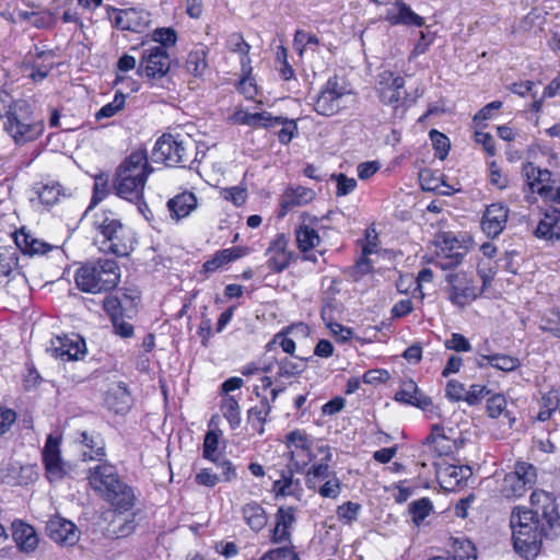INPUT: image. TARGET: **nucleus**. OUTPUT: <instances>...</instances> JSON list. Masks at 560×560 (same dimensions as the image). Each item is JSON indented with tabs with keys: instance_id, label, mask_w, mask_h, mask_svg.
I'll return each instance as SVG.
<instances>
[{
	"instance_id": "2f4dec72",
	"label": "nucleus",
	"mask_w": 560,
	"mask_h": 560,
	"mask_svg": "<svg viewBox=\"0 0 560 560\" xmlns=\"http://www.w3.org/2000/svg\"><path fill=\"white\" fill-rule=\"evenodd\" d=\"M79 442L89 448L82 454L83 460H102L106 456L105 443L98 433L82 431L79 434Z\"/></svg>"
},
{
	"instance_id": "0e129e2a",
	"label": "nucleus",
	"mask_w": 560,
	"mask_h": 560,
	"mask_svg": "<svg viewBox=\"0 0 560 560\" xmlns=\"http://www.w3.org/2000/svg\"><path fill=\"white\" fill-rule=\"evenodd\" d=\"M282 116H273L269 112L254 113V128H272L280 125Z\"/></svg>"
},
{
	"instance_id": "c85d7f7f",
	"label": "nucleus",
	"mask_w": 560,
	"mask_h": 560,
	"mask_svg": "<svg viewBox=\"0 0 560 560\" xmlns=\"http://www.w3.org/2000/svg\"><path fill=\"white\" fill-rule=\"evenodd\" d=\"M119 514L130 511L135 506L136 495L133 489L125 483L117 485L104 498Z\"/></svg>"
},
{
	"instance_id": "6e6d98bb",
	"label": "nucleus",
	"mask_w": 560,
	"mask_h": 560,
	"mask_svg": "<svg viewBox=\"0 0 560 560\" xmlns=\"http://www.w3.org/2000/svg\"><path fill=\"white\" fill-rule=\"evenodd\" d=\"M152 40L159 43L154 47H164L167 50L168 47L175 46L177 42V34L172 27H159L152 33Z\"/></svg>"
},
{
	"instance_id": "58836bf2",
	"label": "nucleus",
	"mask_w": 560,
	"mask_h": 560,
	"mask_svg": "<svg viewBox=\"0 0 560 560\" xmlns=\"http://www.w3.org/2000/svg\"><path fill=\"white\" fill-rule=\"evenodd\" d=\"M19 250L15 246H0V278L10 277L19 267Z\"/></svg>"
},
{
	"instance_id": "e2e57ef3",
	"label": "nucleus",
	"mask_w": 560,
	"mask_h": 560,
	"mask_svg": "<svg viewBox=\"0 0 560 560\" xmlns=\"http://www.w3.org/2000/svg\"><path fill=\"white\" fill-rule=\"evenodd\" d=\"M330 179L337 183V191L336 195L338 197L347 196L352 192L357 187V180L354 178H350L345 174H331Z\"/></svg>"
},
{
	"instance_id": "864d4df0",
	"label": "nucleus",
	"mask_w": 560,
	"mask_h": 560,
	"mask_svg": "<svg viewBox=\"0 0 560 560\" xmlns=\"http://www.w3.org/2000/svg\"><path fill=\"white\" fill-rule=\"evenodd\" d=\"M432 510V502L428 498L416 500L409 504V513L416 525H420L423 520L430 515Z\"/></svg>"
},
{
	"instance_id": "bf43d9fd",
	"label": "nucleus",
	"mask_w": 560,
	"mask_h": 560,
	"mask_svg": "<svg viewBox=\"0 0 560 560\" xmlns=\"http://www.w3.org/2000/svg\"><path fill=\"white\" fill-rule=\"evenodd\" d=\"M280 125H282V128L278 132V139L281 144L287 145L299 135L298 125L294 119H289L287 117H282Z\"/></svg>"
},
{
	"instance_id": "603ef678",
	"label": "nucleus",
	"mask_w": 560,
	"mask_h": 560,
	"mask_svg": "<svg viewBox=\"0 0 560 560\" xmlns=\"http://www.w3.org/2000/svg\"><path fill=\"white\" fill-rule=\"evenodd\" d=\"M310 490L317 492L323 498L337 499L341 492V481L337 476L319 482L316 488H308Z\"/></svg>"
},
{
	"instance_id": "aec40b11",
	"label": "nucleus",
	"mask_w": 560,
	"mask_h": 560,
	"mask_svg": "<svg viewBox=\"0 0 560 560\" xmlns=\"http://www.w3.org/2000/svg\"><path fill=\"white\" fill-rule=\"evenodd\" d=\"M136 244V236L133 231L126 226L121 232L113 233L102 242L103 250L113 253L116 256L125 257L133 250Z\"/></svg>"
},
{
	"instance_id": "473e14b6",
	"label": "nucleus",
	"mask_w": 560,
	"mask_h": 560,
	"mask_svg": "<svg viewBox=\"0 0 560 560\" xmlns=\"http://www.w3.org/2000/svg\"><path fill=\"white\" fill-rule=\"evenodd\" d=\"M246 254V250L243 247H231L226 249H221L214 254L211 259H208L203 264V269L206 272H214L219 268L234 261Z\"/></svg>"
},
{
	"instance_id": "a18cd8bd",
	"label": "nucleus",
	"mask_w": 560,
	"mask_h": 560,
	"mask_svg": "<svg viewBox=\"0 0 560 560\" xmlns=\"http://www.w3.org/2000/svg\"><path fill=\"white\" fill-rule=\"evenodd\" d=\"M207 50L205 47L196 48L188 54L186 69L195 77H200L208 67Z\"/></svg>"
},
{
	"instance_id": "bb28decb",
	"label": "nucleus",
	"mask_w": 560,
	"mask_h": 560,
	"mask_svg": "<svg viewBox=\"0 0 560 560\" xmlns=\"http://www.w3.org/2000/svg\"><path fill=\"white\" fill-rule=\"evenodd\" d=\"M394 399L398 402L411 405L423 410L432 405L431 398L423 395L412 380L402 382Z\"/></svg>"
},
{
	"instance_id": "6ab92c4d",
	"label": "nucleus",
	"mask_w": 560,
	"mask_h": 560,
	"mask_svg": "<svg viewBox=\"0 0 560 560\" xmlns=\"http://www.w3.org/2000/svg\"><path fill=\"white\" fill-rule=\"evenodd\" d=\"M47 534L56 542L73 546L79 540L77 526L65 518L55 517L47 522Z\"/></svg>"
},
{
	"instance_id": "3c124183",
	"label": "nucleus",
	"mask_w": 560,
	"mask_h": 560,
	"mask_svg": "<svg viewBox=\"0 0 560 560\" xmlns=\"http://www.w3.org/2000/svg\"><path fill=\"white\" fill-rule=\"evenodd\" d=\"M220 436L221 431L210 430L206 433L202 450L203 458L212 463H218L219 457H221L220 455L217 454Z\"/></svg>"
},
{
	"instance_id": "c9c22d12",
	"label": "nucleus",
	"mask_w": 560,
	"mask_h": 560,
	"mask_svg": "<svg viewBox=\"0 0 560 560\" xmlns=\"http://www.w3.org/2000/svg\"><path fill=\"white\" fill-rule=\"evenodd\" d=\"M523 172L533 191H536L538 187L552 186L555 183L549 170L537 167L533 163L526 164Z\"/></svg>"
},
{
	"instance_id": "e433bc0d",
	"label": "nucleus",
	"mask_w": 560,
	"mask_h": 560,
	"mask_svg": "<svg viewBox=\"0 0 560 560\" xmlns=\"http://www.w3.org/2000/svg\"><path fill=\"white\" fill-rule=\"evenodd\" d=\"M243 518L246 524L254 530H261L267 524V514L264 508L257 502H249L242 509Z\"/></svg>"
},
{
	"instance_id": "7ed1b4c3",
	"label": "nucleus",
	"mask_w": 560,
	"mask_h": 560,
	"mask_svg": "<svg viewBox=\"0 0 560 560\" xmlns=\"http://www.w3.org/2000/svg\"><path fill=\"white\" fill-rule=\"evenodd\" d=\"M197 145L190 137L165 133L161 136L152 150L154 162L164 163L167 166H180L192 168L196 161Z\"/></svg>"
},
{
	"instance_id": "774afa93",
	"label": "nucleus",
	"mask_w": 560,
	"mask_h": 560,
	"mask_svg": "<svg viewBox=\"0 0 560 560\" xmlns=\"http://www.w3.org/2000/svg\"><path fill=\"white\" fill-rule=\"evenodd\" d=\"M506 408V400L503 395L495 394L487 400V411L489 417L498 418Z\"/></svg>"
},
{
	"instance_id": "9b49d317",
	"label": "nucleus",
	"mask_w": 560,
	"mask_h": 560,
	"mask_svg": "<svg viewBox=\"0 0 560 560\" xmlns=\"http://www.w3.org/2000/svg\"><path fill=\"white\" fill-rule=\"evenodd\" d=\"M14 242L20 252L30 256H43L51 253L58 260H63L66 256L62 245L47 243L25 231V229H21L14 234Z\"/></svg>"
},
{
	"instance_id": "423d86ee",
	"label": "nucleus",
	"mask_w": 560,
	"mask_h": 560,
	"mask_svg": "<svg viewBox=\"0 0 560 560\" xmlns=\"http://www.w3.org/2000/svg\"><path fill=\"white\" fill-rule=\"evenodd\" d=\"M448 300L456 306L464 307L475 301L481 293L474 278L464 271L446 275Z\"/></svg>"
},
{
	"instance_id": "9d476101",
	"label": "nucleus",
	"mask_w": 560,
	"mask_h": 560,
	"mask_svg": "<svg viewBox=\"0 0 560 560\" xmlns=\"http://www.w3.org/2000/svg\"><path fill=\"white\" fill-rule=\"evenodd\" d=\"M171 69V57L164 47H148L142 50L140 66L138 72L148 78L155 80L164 78Z\"/></svg>"
},
{
	"instance_id": "b1692460",
	"label": "nucleus",
	"mask_w": 560,
	"mask_h": 560,
	"mask_svg": "<svg viewBox=\"0 0 560 560\" xmlns=\"http://www.w3.org/2000/svg\"><path fill=\"white\" fill-rule=\"evenodd\" d=\"M386 21L393 25H406L421 27L424 25V19L418 15L404 1L397 0L386 11Z\"/></svg>"
},
{
	"instance_id": "69168bd1",
	"label": "nucleus",
	"mask_w": 560,
	"mask_h": 560,
	"mask_svg": "<svg viewBox=\"0 0 560 560\" xmlns=\"http://www.w3.org/2000/svg\"><path fill=\"white\" fill-rule=\"evenodd\" d=\"M361 510V505L359 503L348 501L337 509V515L339 520L346 521L347 523H352L358 518V514Z\"/></svg>"
},
{
	"instance_id": "8fccbe9b",
	"label": "nucleus",
	"mask_w": 560,
	"mask_h": 560,
	"mask_svg": "<svg viewBox=\"0 0 560 560\" xmlns=\"http://www.w3.org/2000/svg\"><path fill=\"white\" fill-rule=\"evenodd\" d=\"M221 411L224 418L230 423L231 428L235 429L241 423L240 405L234 396H225L221 402Z\"/></svg>"
},
{
	"instance_id": "dca6fc26",
	"label": "nucleus",
	"mask_w": 560,
	"mask_h": 560,
	"mask_svg": "<svg viewBox=\"0 0 560 560\" xmlns=\"http://www.w3.org/2000/svg\"><path fill=\"white\" fill-rule=\"evenodd\" d=\"M295 522L296 509L293 506H280L275 514V526L271 529L270 540L277 545L291 542Z\"/></svg>"
},
{
	"instance_id": "09e8293b",
	"label": "nucleus",
	"mask_w": 560,
	"mask_h": 560,
	"mask_svg": "<svg viewBox=\"0 0 560 560\" xmlns=\"http://www.w3.org/2000/svg\"><path fill=\"white\" fill-rule=\"evenodd\" d=\"M454 560H476V548L474 544L466 538H454L452 544Z\"/></svg>"
},
{
	"instance_id": "f03ea898",
	"label": "nucleus",
	"mask_w": 560,
	"mask_h": 560,
	"mask_svg": "<svg viewBox=\"0 0 560 560\" xmlns=\"http://www.w3.org/2000/svg\"><path fill=\"white\" fill-rule=\"evenodd\" d=\"M119 279V267L112 259H100L96 262L86 264L80 267L74 276L77 287L92 294L115 289Z\"/></svg>"
},
{
	"instance_id": "a878e982",
	"label": "nucleus",
	"mask_w": 560,
	"mask_h": 560,
	"mask_svg": "<svg viewBox=\"0 0 560 560\" xmlns=\"http://www.w3.org/2000/svg\"><path fill=\"white\" fill-rule=\"evenodd\" d=\"M544 537L545 534L512 535L514 549L524 559L534 560L540 553Z\"/></svg>"
},
{
	"instance_id": "ddd939ff",
	"label": "nucleus",
	"mask_w": 560,
	"mask_h": 560,
	"mask_svg": "<svg viewBox=\"0 0 560 560\" xmlns=\"http://www.w3.org/2000/svg\"><path fill=\"white\" fill-rule=\"evenodd\" d=\"M289 238L285 234H277L269 243L265 255L267 256V267L273 273H280L289 267L293 254L288 248Z\"/></svg>"
},
{
	"instance_id": "37998d69",
	"label": "nucleus",
	"mask_w": 560,
	"mask_h": 560,
	"mask_svg": "<svg viewBox=\"0 0 560 560\" xmlns=\"http://www.w3.org/2000/svg\"><path fill=\"white\" fill-rule=\"evenodd\" d=\"M270 411L271 406L267 398H264L258 406L252 407L248 410V423L257 433H264V424Z\"/></svg>"
},
{
	"instance_id": "680f3d73",
	"label": "nucleus",
	"mask_w": 560,
	"mask_h": 560,
	"mask_svg": "<svg viewBox=\"0 0 560 560\" xmlns=\"http://www.w3.org/2000/svg\"><path fill=\"white\" fill-rule=\"evenodd\" d=\"M445 397L453 402H466L467 389L463 383L456 380H451L447 382L445 387Z\"/></svg>"
},
{
	"instance_id": "338daca9",
	"label": "nucleus",
	"mask_w": 560,
	"mask_h": 560,
	"mask_svg": "<svg viewBox=\"0 0 560 560\" xmlns=\"http://www.w3.org/2000/svg\"><path fill=\"white\" fill-rule=\"evenodd\" d=\"M288 544V546L270 549L267 553L272 557L273 560H301L292 542Z\"/></svg>"
},
{
	"instance_id": "20e7f679",
	"label": "nucleus",
	"mask_w": 560,
	"mask_h": 560,
	"mask_svg": "<svg viewBox=\"0 0 560 560\" xmlns=\"http://www.w3.org/2000/svg\"><path fill=\"white\" fill-rule=\"evenodd\" d=\"M4 130L16 143L33 141L44 131V122L32 116L30 104L24 100H16L12 113L4 122Z\"/></svg>"
},
{
	"instance_id": "de8ad7c7",
	"label": "nucleus",
	"mask_w": 560,
	"mask_h": 560,
	"mask_svg": "<svg viewBox=\"0 0 560 560\" xmlns=\"http://www.w3.org/2000/svg\"><path fill=\"white\" fill-rule=\"evenodd\" d=\"M560 405V397L558 392L550 390L547 394L542 395L539 401V412L537 415V419L541 422H545L550 419L552 413L558 409Z\"/></svg>"
},
{
	"instance_id": "f3484780",
	"label": "nucleus",
	"mask_w": 560,
	"mask_h": 560,
	"mask_svg": "<svg viewBox=\"0 0 560 560\" xmlns=\"http://www.w3.org/2000/svg\"><path fill=\"white\" fill-rule=\"evenodd\" d=\"M509 212V208L502 203H491L488 206L481 219L482 232L488 237H498L505 229Z\"/></svg>"
},
{
	"instance_id": "6e6552de",
	"label": "nucleus",
	"mask_w": 560,
	"mask_h": 560,
	"mask_svg": "<svg viewBox=\"0 0 560 560\" xmlns=\"http://www.w3.org/2000/svg\"><path fill=\"white\" fill-rule=\"evenodd\" d=\"M435 245L436 256L433 264L443 270L459 266L466 256V249L452 233L444 232L439 234Z\"/></svg>"
},
{
	"instance_id": "052dcab7",
	"label": "nucleus",
	"mask_w": 560,
	"mask_h": 560,
	"mask_svg": "<svg viewBox=\"0 0 560 560\" xmlns=\"http://www.w3.org/2000/svg\"><path fill=\"white\" fill-rule=\"evenodd\" d=\"M430 139L435 149V156H438L440 160H444L448 154L451 145L448 138L442 132L433 129L430 131Z\"/></svg>"
},
{
	"instance_id": "a211bd4d",
	"label": "nucleus",
	"mask_w": 560,
	"mask_h": 560,
	"mask_svg": "<svg viewBox=\"0 0 560 560\" xmlns=\"http://www.w3.org/2000/svg\"><path fill=\"white\" fill-rule=\"evenodd\" d=\"M117 173L130 174L131 177L143 178L148 180L149 175L153 168L149 164L147 151L138 149L132 151L118 166Z\"/></svg>"
},
{
	"instance_id": "f8f14e48",
	"label": "nucleus",
	"mask_w": 560,
	"mask_h": 560,
	"mask_svg": "<svg viewBox=\"0 0 560 560\" xmlns=\"http://www.w3.org/2000/svg\"><path fill=\"white\" fill-rule=\"evenodd\" d=\"M471 476L472 470L468 465L440 464L436 467V479L440 486L448 492L466 486Z\"/></svg>"
},
{
	"instance_id": "c756f323",
	"label": "nucleus",
	"mask_w": 560,
	"mask_h": 560,
	"mask_svg": "<svg viewBox=\"0 0 560 560\" xmlns=\"http://www.w3.org/2000/svg\"><path fill=\"white\" fill-rule=\"evenodd\" d=\"M320 451H324V447H320ZM332 459V454L329 448L325 447V456L320 463L312 465V467L307 470L305 475V483L307 488H316V485L323 482L331 476H336V472L332 471L329 467V463Z\"/></svg>"
},
{
	"instance_id": "f257e3e1",
	"label": "nucleus",
	"mask_w": 560,
	"mask_h": 560,
	"mask_svg": "<svg viewBox=\"0 0 560 560\" xmlns=\"http://www.w3.org/2000/svg\"><path fill=\"white\" fill-rule=\"evenodd\" d=\"M530 504L533 509L514 508L510 518L512 535L545 534L546 538L557 537L560 516L555 500L545 491H534Z\"/></svg>"
},
{
	"instance_id": "2eb2a0df",
	"label": "nucleus",
	"mask_w": 560,
	"mask_h": 560,
	"mask_svg": "<svg viewBox=\"0 0 560 560\" xmlns=\"http://www.w3.org/2000/svg\"><path fill=\"white\" fill-rule=\"evenodd\" d=\"M88 479L91 487L104 498L110 492V489H115L117 485L122 482L116 468L108 463H103L90 468Z\"/></svg>"
},
{
	"instance_id": "4c0bfd02",
	"label": "nucleus",
	"mask_w": 560,
	"mask_h": 560,
	"mask_svg": "<svg viewBox=\"0 0 560 560\" xmlns=\"http://www.w3.org/2000/svg\"><path fill=\"white\" fill-rule=\"evenodd\" d=\"M272 491L276 497L295 495L300 491V480L294 479V475L291 469L283 470L281 472V478L273 481Z\"/></svg>"
},
{
	"instance_id": "0eeeda50",
	"label": "nucleus",
	"mask_w": 560,
	"mask_h": 560,
	"mask_svg": "<svg viewBox=\"0 0 560 560\" xmlns=\"http://www.w3.org/2000/svg\"><path fill=\"white\" fill-rule=\"evenodd\" d=\"M349 95H351V91L339 83V78L331 77L317 95L314 109L319 115L332 116L346 107L345 98Z\"/></svg>"
},
{
	"instance_id": "412c9836",
	"label": "nucleus",
	"mask_w": 560,
	"mask_h": 560,
	"mask_svg": "<svg viewBox=\"0 0 560 560\" xmlns=\"http://www.w3.org/2000/svg\"><path fill=\"white\" fill-rule=\"evenodd\" d=\"M50 351L55 358L65 361H74L84 357L86 347L84 340L80 336L58 338V346H54Z\"/></svg>"
},
{
	"instance_id": "1a4fd4ad",
	"label": "nucleus",
	"mask_w": 560,
	"mask_h": 560,
	"mask_svg": "<svg viewBox=\"0 0 560 560\" xmlns=\"http://www.w3.org/2000/svg\"><path fill=\"white\" fill-rule=\"evenodd\" d=\"M377 92L380 101L395 109L406 104L405 79L400 75H395L390 71H383L378 75Z\"/></svg>"
},
{
	"instance_id": "13d9d810",
	"label": "nucleus",
	"mask_w": 560,
	"mask_h": 560,
	"mask_svg": "<svg viewBox=\"0 0 560 560\" xmlns=\"http://www.w3.org/2000/svg\"><path fill=\"white\" fill-rule=\"evenodd\" d=\"M540 329L550 332L553 337L560 338V314L556 311H550L545 314L540 320Z\"/></svg>"
},
{
	"instance_id": "4be33fe9",
	"label": "nucleus",
	"mask_w": 560,
	"mask_h": 560,
	"mask_svg": "<svg viewBox=\"0 0 560 560\" xmlns=\"http://www.w3.org/2000/svg\"><path fill=\"white\" fill-rule=\"evenodd\" d=\"M147 180L143 178L131 177L130 174H121L116 172L114 188L116 194L126 200H140Z\"/></svg>"
},
{
	"instance_id": "5fc2aeb1",
	"label": "nucleus",
	"mask_w": 560,
	"mask_h": 560,
	"mask_svg": "<svg viewBox=\"0 0 560 560\" xmlns=\"http://www.w3.org/2000/svg\"><path fill=\"white\" fill-rule=\"evenodd\" d=\"M125 103L126 95L122 92H116L114 100L110 103L101 107V109L95 114V118L97 120H101L104 118L114 117L124 108Z\"/></svg>"
},
{
	"instance_id": "4468645a",
	"label": "nucleus",
	"mask_w": 560,
	"mask_h": 560,
	"mask_svg": "<svg viewBox=\"0 0 560 560\" xmlns=\"http://www.w3.org/2000/svg\"><path fill=\"white\" fill-rule=\"evenodd\" d=\"M58 438L48 435L43 448V462L50 481L60 480L67 475V464L62 460Z\"/></svg>"
},
{
	"instance_id": "7c9ffc66",
	"label": "nucleus",
	"mask_w": 560,
	"mask_h": 560,
	"mask_svg": "<svg viewBox=\"0 0 560 560\" xmlns=\"http://www.w3.org/2000/svg\"><path fill=\"white\" fill-rule=\"evenodd\" d=\"M197 207V198L190 191L176 195L167 201L171 215L175 219H183L190 214Z\"/></svg>"
},
{
	"instance_id": "39448f33",
	"label": "nucleus",
	"mask_w": 560,
	"mask_h": 560,
	"mask_svg": "<svg viewBox=\"0 0 560 560\" xmlns=\"http://www.w3.org/2000/svg\"><path fill=\"white\" fill-rule=\"evenodd\" d=\"M536 481V467L530 463L517 460L514 469L504 476L500 492L506 499H518L533 489Z\"/></svg>"
},
{
	"instance_id": "a19ab883",
	"label": "nucleus",
	"mask_w": 560,
	"mask_h": 560,
	"mask_svg": "<svg viewBox=\"0 0 560 560\" xmlns=\"http://www.w3.org/2000/svg\"><path fill=\"white\" fill-rule=\"evenodd\" d=\"M35 191L40 202L46 206H52L57 203L61 197L66 196L65 190L57 182L39 184L35 187Z\"/></svg>"
},
{
	"instance_id": "c03bdc74",
	"label": "nucleus",
	"mask_w": 560,
	"mask_h": 560,
	"mask_svg": "<svg viewBox=\"0 0 560 560\" xmlns=\"http://www.w3.org/2000/svg\"><path fill=\"white\" fill-rule=\"evenodd\" d=\"M306 359L302 357L283 358L278 361V376L292 377L301 374L305 369Z\"/></svg>"
},
{
	"instance_id": "79ce46f5",
	"label": "nucleus",
	"mask_w": 560,
	"mask_h": 560,
	"mask_svg": "<svg viewBox=\"0 0 560 560\" xmlns=\"http://www.w3.org/2000/svg\"><path fill=\"white\" fill-rule=\"evenodd\" d=\"M295 237L298 247L303 253L315 248L320 243V237L317 231L307 224H301L295 230Z\"/></svg>"
},
{
	"instance_id": "f704fd0d",
	"label": "nucleus",
	"mask_w": 560,
	"mask_h": 560,
	"mask_svg": "<svg viewBox=\"0 0 560 560\" xmlns=\"http://www.w3.org/2000/svg\"><path fill=\"white\" fill-rule=\"evenodd\" d=\"M94 224L97 231L103 235L104 240L113 235V233L121 232V229L126 228L118 215L109 210H104L101 213H97Z\"/></svg>"
},
{
	"instance_id": "49530a36",
	"label": "nucleus",
	"mask_w": 560,
	"mask_h": 560,
	"mask_svg": "<svg viewBox=\"0 0 560 560\" xmlns=\"http://www.w3.org/2000/svg\"><path fill=\"white\" fill-rule=\"evenodd\" d=\"M482 359L487 360L491 368L503 372H512L521 366V361L517 358L504 353L482 354Z\"/></svg>"
},
{
	"instance_id": "72a5a7b5",
	"label": "nucleus",
	"mask_w": 560,
	"mask_h": 560,
	"mask_svg": "<svg viewBox=\"0 0 560 560\" xmlns=\"http://www.w3.org/2000/svg\"><path fill=\"white\" fill-rule=\"evenodd\" d=\"M430 448L439 456H446L453 452L455 442L445 435L444 428L440 424L432 427L430 435L427 438Z\"/></svg>"
},
{
	"instance_id": "ea45409f",
	"label": "nucleus",
	"mask_w": 560,
	"mask_h": 560,
	"mask_svg": "<svg viewBox=\"0 0 560 560\" xmlns=\"http://www.w3.org/2000/svg\"><path fill=\"white\" fill-rule=\"evenodd\" d=\"M229 48L233 52H237L241 55V67L242 71L246 74L250 73V58L249 50L250 46L247 44L243 36L240 34H232L228 40Z\"/></svg>"
},
{
	"instance_id": "4d7b16f0",
	"label": "nucleus",
	"mask_w": 560,
	"mask_h": 560,
	"mask_svg": "<svg viewBox=\"0 0 560 560\" xmlns=\"http://www.w3.org/2000/svg\"><path fill=\"white\" fill-rule=\"evenodd\" d=\"M116 15L114 19V25L117 28L124 30V31H132L137 32L139 23H130V15H138V11L133 8L126 9V10H114Z\"/></svg>"
},
{
	"instance_id": "cd10ccee",
	"label": "nucleus",
	"mask_w": 560,
	"mask_h": 560,
	"mask_svg": "<svg viewBox=\"0 0 560 560\" xmlns=\"http://www.w3.org/2000/svg\"><path fill=\"white\" fill-rule=\"evenodd\" d=\"M315 198V191L303 186L289 187L285 189L281 199L280 217L285 215L288 211L295 207H302Z\"/></svg>"
},
{
	"instance_id": "393cba45",
	"label": "nucleus",
	"mask_w": 560,
	"mask_h": 560,
	"mask_svg": "<svg viewBox=\"0 0 560 560\" xmlns=\"http://www.w3.org/2000/svg\"><path fill=\"white\" fill-rule=\"evenodd\" d=\"M560 221V209L555 207H549L545 213L544 218L539 221L534 234L536 237L557 242L560 241V228L558 225Z\"/></svg>"
},
{
	"instance_id": "5701e85b",
	"label": "nucleus",
	"mask_w": 560,
	"mask_h": 560,
	"mask_svg": "<svg viewBox=\"0 0 560 560\" xmlns=\"http://www.w3.org/2000/svg\"><path fill=\"white\" fill-rule=\"evenodd\" d=\"M12 537L21 552L32 553L38 547L39 539L35 528L22 521L12 523Z\"/></svg>"
}]
</instances>
